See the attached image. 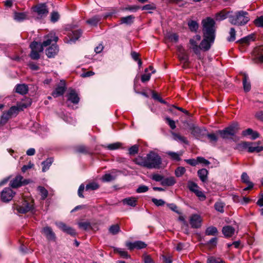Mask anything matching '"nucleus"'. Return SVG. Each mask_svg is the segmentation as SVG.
<instances>
[{
  "mask_svg": "<svg viewBox=\"0 0 263 263\" xmlns=\"http://www.w3.org/2000/svg\"><path fill=\"white\" fill-rule=\"evenodd\" d=\"M82 34V31L80 29L72 31L69 34V39H67L65 42L67 43H72L75 42L80 37Z\"/></svg>",
  "mask_w": 263,
  "mask_h": 263,
  "instance_id": "obj_12",
  "label": "nucleus"
},
{
  "mask_svg": "<svg viewBox=\"0 0 263 263\" xmlns=\"http://www.w3.org/2000/svg\"><path fill=\"white\" fill-rule=\"evenodd\" d=\"M61 85L58 86L55 90L52 93V96L54 98L63 95L65 91L66 87L64 82L62 81H61Z\"/></svg>",
  "mask_w": 263,
  "mask_h": 263,
  "instance_id": "obj_16",
  "label": "nucleus"
},
{
  "mask_svg": "<svg viewBox=\"0 0 263 263\" xmlns=\"http://www.w3.org/2000/svg\"><path fill=\"white\" fill-rule=\"evenodd\" d=\"M58 40V37L55 34L50 33L44 36V40L41 44L43 47H45L53 43H56Z\"/></svg>",
  "mask_w": 263,
  "mask_h": 263,
  "instance_id": "obj_10",
  "label": "nucleus"
},
{
  "mask_svg": "<svg viewBox=\"0 0 263 263\" xmlns=\"http://www.w3.org/2000/svg\"><path fill=\"white\" fill-rule=\"evenodd\" d=\"M249 77L246 74H244L243 78V86L244 90L246 92L249 91L251 89V84L248 81Z\"/></svg>",
  "mask_w": 263,
  "mask_h": 263,
  "instance_id": "obj_31",
  "label": "nucleus"
},
{
  "mask_svg": "<svg viewBox=\"0 0 263 263\" xmlns=\"http://www.w3.org/2000/svg\"><path fill=\"white\" fill-rule=\"evenodd\" d=\"M42 232L48 240H54L55 239V234L51 228L46 227L42 229Z\"/></svg>",
  "mask_w": 263,
  "mask_h": 263,
  "instance_id": "obj_19",
  "label": "nucleus"
},
{
  "mask_svg": "<svg viewBox=\"0 0 263 263\" xmlns=\"http://www.w3.org/2000/svg\"><path fill=\"white\" fill-rule=\"evenodd\" d=\"M152 202L156 205V206H162L165 204V201L162 199H157L156 198H152Z\"/></svg>",
  "mask_w": 263,
  "mask_h": 263,
  "instance_id": "obj_60",
  "label": "nucleus"
},
{
  "mask_svg": "<svg viewBox=\"0 0 263 263\" xmlns=\"http://www.w3.org/2000/svg\"><path fill=\"white\" fill-rule=\"evenodd\" d=\"M53 161L52 158H48L45 161L42 162L43 165L42 171L45 172L47 171Z\"/></svg>",
  "mask_w": 263,
  "mask_h": 263,
  "instance_id": "obj_30",
  "label": "nucleus"
},
{
  "mask_svg": "<svg viewBox=\"0 0 263 263\" xmlns=\"http://www.w3.org/2000/svg\"><path fill=\"white\" fill-rule=\"evenodd\" d=\"M37 191L39 192L42 200H44L47 197L48 192L45 187L39 186L37 187Z\"/></svg>",
  "mask_w": 263,
  "mask_h": 263,
  "instance_id": "obj_38",
  "label": "nucleus"
},
{
  "mask_svg": "<svg viewBox=\"0 0 263 263\" xmlns=\"http://www.w3.org/2000/svg\"><path fill=\"white\" fill-rule=\"evenodd\" d=\"M187 187L192 192H194L197 189H199V187L196 183L191 181H188Z\"/></svg>",
  "mask_w": 263,
  "mask_h": 263,
  "instance_id": "obj_49",
  "label": "nucleus"
},
{
  "mask_svg": "<svg viewBox=\"0 0 263 263\" xmlns=\"http://www.w3.org/2000/svg\"><path fill=\"white\" fill-rule=\"evenodd\" d=\"M148 190V187L143 185H140L138 187V188L137 189L136 192L138 193H145L147 192Z\"/></svg>",
  "mask_w": 263,
  "mask_h": 263,
  "instance_id": "obj_62",
  "label": "nucleus"
},
{
  "mask_svg": "<svg viewBox=\"0 0 263 263\" xmlns=\"http://www.w3.org/2000/svg\"><path fill=\"white\" fill-rule=\"evenodd\" d=\"M230 36L227 38L229 42H233L235 40L236 31L234 28H231L229 31Z\"/></svg>",
  "mask_w": 263,
  "mask_h": 263,
  "instance_id": "obj_46",
  "label": "nucleus"
},
{
  "mask_svg": "<svg viewBox=\"0 0 263 263\" xmlns=\"http://www.w3.org/2000/svg\"><path fill=\"white\" fill-rule=\"evenodd\" d=\"M30 47L31 50L37 51L39 52H42L44 49L43 45L40 43L37 42H33L30 45Z\"/></svg>",
  "mask_w": 263,
  "mask_h": 263,
  "instance_id": "obj_27",
  "label": "nucleus"
},
{
  "mask_svg": "<svg viewBox=\"0 0 263 263\" xmlns=\"http://www.w3.org/2000/svg\"><path fill=\"white\" fill-rule=\"evenodd\" d=\"M254 24L258 27H263V15L255 19L254 21Z\"/></svg>",
  "mask_w": 263,
  "mask_h": 263,
  "instance_id": "obj_58",
  "label": "nucleus"
},
{
  "mask_svg": "<svg viewBox=\"0 0 263 263\" xmlns=\"http://www.w3.org/2000/svg\"><path fill=\"white\" fill-rule=\"evenodd\" d=\"M237 130V125L233 124L223 130H219L218 133L223 139H228L235 135Z\"/></svg>",
  "mask_w": 263,
  "mask_h": 263,
  "instance_id": "obj_4",
  "label": "nucleus"
},
{
  "mask_svg": "<svg viewBox=\"0 0 263 263\" xmlns=\"http://www.w3.org/2000/svg\"><path fill=\"white\" fill-rule=\"evenodd\" d=\"M152 179L155 181L162 182L163 176L158 174H154L152 175Z\"/></svg>",
  "mask_w": 263,
  "mask_h": 263,
  "instance_id": "obj_55",
  "label": "nucleus"
},
{
  "mask_svg": "<svg viewBox=\"0 0 263 263\" xmlns=\"http://www.w3.org/2000/svg\"><path fill=\"white\" fill-rule=\"evenodd\" d=\"M133 161L136 164L146 168V156L143 157L139 156L135 158Z\"/></svg>",
  "mask_w": 263,
  "mask_h": 263,
  "instance_id": "obj_26",
  "label": "nucleus"
},
{
  "mask_svg": "<svg viewBox=\"0 0 263 263\" xmlns=\"http://www.w3.org/2000/svg\"><path fill=\"white\" fill-rule=\"evenodd\" d=\"M15 194V192H13L11 189L5 187L1 193L0 199L3 202H8L11 200Z\"/></svg>",
  "mask_w": 263,
  "mask_h": 263,
  "instance_id": "obj_5",
  "label": "nucleus"
},
{
  "mask_svg": "<svg viewBox=\"0 0 263 263\" xmlns=\"http://www.w3.org/2000/svg\"><path fill=\"white\" fill-rule=\"evenodd\" d=\"M254 40V35L253 34H251L248 35L243 39H241L240 42L242 43H248L251 41Z\"/></svg>",
  "mask_w": 263,
  "mask_h": 263,
  "instance_id": "obj_57",
  "label": "nucleus"
},
{
  "mask_svg": "<svg viewBox=\"0 0 263 263\" xmlns=\"http://www.w3.org/2000/svg\"><path fill=\"white\" fill-rule=\"evenodd\" d=\"M215 37L203 36V39L201 42L200 46V50L208 51L211 48V45L214 43Z\"/></svg>",
  "mask_w": 263,
  "mask_h": 263,
  "instance_id": "obj_9",
  "label": "nucleus"
},
{
  "mask_svg": "<svg viewBox=\"0 0 263 263\" xmlns=\"http://www.w3.org/2000/svg\"><path fill=\"white\" fill-rule=\"evenodd\" d=\"M139 147L137 145H134L129 148V154L134 155L138 153Z\"/></svg>",
  "mask_w": 263,
  "mask_h": 263,
  "instance_id": "obj_52",
  "label": "nucleus"
},
{
  "mask_svg": "<svg viewBox=\"0 0 263 263\" xmlns=\"http://www.w3.org/2000/svg\"><path fill=\"white\" fill-rule=\"evenodd\" d=\"M29 183V180L24 179L23 176L18 175L11 180L10 182V186L12 188H17L22 185L27 184Z\"/></svg>",
  "mask_w": 263,
  "mask_h": 263,
  "instance_id": "obj_6",
  "label": "nucleus"
},
{
  "mask_svg": "<svg viewBox=\"0 0 263 263\" xmlns=\"http://www.w3.org/2000/svg\"><path fill=\"white\" fill-rule=\"evenodd\" d=\"M191 134L197 139H199L204 135L205 130L197 126H193L191 128Z\"/></svg>",
  "mask_w": 263,
  "mask_h": 263,
  "instance_id": "obj_14",
  "label": "nucleus"
},
{
  "mask_svg": "<svg viewBox=\"0 0 263 263\" xmlns=\"http://www.w3.org/2000/svg\"><path fill=\"white\" fill-rule=\"evenodd\" d=\"M28 91L27 85L25 84H17L15 86V91L21 95H25Z\"/></svg>",
  "mask_w": 263,
  "mask_h": 263,
  "instance_id": "obj_24",
  "label": "nucleus"
},
{
  "mask_svg": "<svg viewBox=\"0 0 263 263\" xmlns=\"http://www.w3.org/2000/svg\"><path fill=\"white\" fill-rule=\"evenodd\" d=\"M18 108L16 106H12L7 112L11 117L16 116L18 114Z\"/></svg>",
  "mask_w": 263,
  "mask_h": 263,
  "instance_id": "obj_50",
  "label": "nucleus"
},
{
  "mask_svg": "<svg viewBox=\"0 0 263 263\" xmlns=\"http://www.w3.org/2000/svg\"><path fill=\"white\" fill-rule=\"evenodd\" d=\"M249 146L250 142L243 141L238 143L236 145L235 148L239 151H243L245 150H247L248 151Z\"/></svg>",
  "mask_w": 263,
  "mask_h": 263,
  "instance_id": "obj_29",
  "label": "nucleus"
},
{
  "mask_svg": "<svg viewBox=\"0 0 263 263\" xmlns=\"http://www.w3.org/2000/svg\"><path fill=\"white\" fill-rule=\"evenodd\" d=\"M185 171L186 170L184 167H178L175 171V174L176 177H180L185 173Z\"/></svg>",
  "mask_w": 263,
  "mask_h": 263,
  "instance_id": "obj_43",
  "label": "nucleus"
},
{
  "mask_svg": "<svg viewBox=\"0 0 263 263\" xmlns=\"http://www.w3.org/2000/svg\"><path fill=\"white\" fill-rule=\"evenodd\" d=\"M121 145L122 144L121 143L116 142L114 143H111L107 145L106 146V147L109 150H115L119 148Z\"/></svg>",
  "mask_w": 263,
  "mask_h": 263,
  "instance_id": "obj_47",
  "label": "nucleus"
},
{
  "mask_svg": "<svg viewBox=\"0 0 263 263\" xmlns=\"http://www.w3.org/2000/svg\"><path fill=\"white\" fill-rule=\"evenodd\" d=\"M259 142H250L248 152L249 153H259L263 151V146H259Z\"/></svg>",
  "mask_w": 263,
  "mask_h": 263,
  "instance_id": "obj_18",
  "label": "nucleus"
},
{
  "mask_svg": "<svg viewBox=\"0 0 263 263\" xmlns=\"http://www.w3.org/2000/svg\"><path fill=\"white\" fill-rule=\"evenodd\" d=\"M135 246L136 249H141L146 248L147 245L144 242L142 241H136Z\"/></svg>",
  "mask_w": 263,
  "mask_h": 263,
  "instance_id": "obj_53",
  "label": "nucleus"
},
{
  "mask_svg": "<svg viewBox=\"0 0 263 263\" xmlns=\"http://www.w3.org/2000/svg\"><path fill=\"white\" fill-rule=\"evenodd\" d=\"M55 224L60 229L64 232H65L69 228L66 224L62 222H56Z\"/></svg>",
  "mask_w": 263,
  "mask_h": 263,
  "instance_id": "obj_54",
  "label": "nucleus"
},
{
  "mask_svg": "<svg viewBox=\"0 0 263 263\" xmlns=\"http://www.w3.org/2000/svg\"><path fill=\"white\" fill-rule=\"evenodd\" d=\"M101 16L99 15H96L92 17V18L88 20L86 22L87 24L92 25V26H96L99 21L101 20Z\"/></svg>",
  "mask_w": 263,
  "mask_h": 263,
  "instance_id": "obj_37",
  "label": "nucleus"
},
{
  "mask_svg": "<svg viewBox=\"0 0 263 263\" xmlns=\"http://www.w3.org/2000/svg\"><path fill=\"white\" fill-rule=\"evenodd\" d=\"M176 181L174 177H170L164 178L163 177V181L161 182V184L163 186H172L176 183Z\"/></svg>",
  "mask_w": 263,
  "mask_h": 263,
  "instance_id": "obj_25",
  "label": "nucleus"
},
{
  "mask_svg": "<svg viewBox=\"0 0 263 263\" xmlns=\"http://www.w3.org/2000/svg\"><path fill=\"white\" fill-rule=\"evenodd\" d=\"M161 163L162 159L157 153L151 151L146 155V168H159Z\"/></svg>",
  "mask_w": 263,
  "mask_h": 263,
  "instance_id": "obj_3",
  "label": "nucleus"
},
{
  "mask_svg": "<svg viewBox=\"0 0 263 263\" xmlns=\"http://www.w3.org/2000/svg\"><path fill=\"white\" fill-rule=\"evenodd\" d=\"M27 14L25 12H14V19L18 22H22L27 19Z\"/></svg>",
  "mask_w": 263,
  "mask_h": 263,
  "instance_id": "obj_32",
  "label": "nucleus"
},
{
  "mask_svg": "<svg viewBox=\"0 0 263 263\" xmlns=\"http://www.w3.org/2000/svg\"><path fill=\"white\" fill-rule=\"evenodd\" d=\"M172 135L173 136L174 139L176 141H180L182 143L188 144V141L186 138L183 136H181L178 134H176L175 133L172 132Z\"/></svg>",
  "mask_w": 263,
  "mask_h": 263,
  "instance_id": "obj_36",
  "label": "nucleus"
},
{
  "mask_svg": "<svg viewBox=\"0 0 263 263\" xmlns=\"http://www.w3.org/2000/svg\"><path fill=\"white\" fill-rule=\"evenodd\" d=\"M137 201V198L133 197L126 198L122 200L123 203L124 204H127L134 207L136 205Z\"/></svg>",
  "mask_w": 263,
  "mask_h": 263,
  "instance_id": "obj_28",
  "label": "nucleus"
},
{
  "mask_svg": "<svg viewBox=\"0 0 263 263\" xmlns=\"http://www.w3.org/2000/svg\"><path fill=\"white\" fill-rule=\"evenodd\" d=\"M115 176H113L110 174H106L102 177V180L104 182H109L115 180Z\"/></svg>",
  "mask_w": 263,
  "mask_h": 263,
  "instance_id": "obj_48",
  "label": "nucleus"
},
{
  "mask_svg": "<svg viewBox=\"0 0 263 263\" xmlns=\"http://www.w3.org/2000/svg\"><path fill=\"white\" fill-rule=\"evenodd\" d=\"M115 251L116 253H119L120 255V256L123 258H128L130 257L129 255L128 254L127 252L124 250V249L121 248H116L115 249Z\"/></svg>",
  "mask_w": 263,
  "mask_h": 263,
  "instance_id": "obj_41",
  "label": "nucleus"
},
{
  "mask_svg": "<svg viewBox=\"0 0 263 263\" xmlns=\"http://www.w3.org/2000/svg\"><path fill=\"white\" fill-rule=\"evenodd\" d=\"M11 117H12L7 111L3 113L1 117L0 123L2 124H5Z\"/></svg>",
  "mask_w": 263,
  "mask_h": 263,
  "instance_id": "obj_45",
  "label": "nucleus"
},
{
  "mask_svg": "<svg viewBox=\"0 0 263 263\" xmlns=\"http://www.w3.org/2000/svg\"><path fill=\"white\" fill-rule=\"evenodd\" d=\"M231 11H227L226 10H222L220 12L216 13L215 15V20L217 21H221L226 19L229 18V16L231 15Z\"/></svg>",
  "mask_w": 263,
  "mask_h": 263,
  "instance_id": "obj_17",
  "label": "nucleus"
},
{
  "mask_svg": "<svg viewBox=\"0 0 263 263\" xmlns=\"http://www.w3.org/2000/svg\"><path fill=\"white\" fill-rule=\"evenodd\" d=\"M250 21L249 14L247 11L240 10L235 12L231 11L229 16V22L235 26L245 25Z\"/></svg>",
  "mask_w": 263,
  "mask_h": 263,
  "instance_id": "obj_1",
  "label": "nucleus"
},
{
  "mask_svg": "<svg viewBox=\"0 0 263 263\" xmlns=\"http://www.w3.org/2000/svg\"><path fill=\"white\" fill-rule=\"evenodd\" d=\"M143 258L144 263H155L151 257L148 255L144 254Z\"/></svg>",
  "mask_w": 263,
  "mask_h": 263,
  "instance_id": "obj_64",
  "label": "nucleus"
},
{
  "mask_svg": "<svg viewBox=\"0 0 263 263\" xmlns=\"http://www.w3.org/2000/svg\"><path fill=\"white\" fill-rule=\"evenodd\" d=\"M68 100L73 104H78L80 99L76 91L74 90H71L68 95Z\"/></svg>",
  "mask_w": 263,
  "mask_h": 263,
  "instance_id": "obj_22",
  "label": "nucleus"
},
{
  "mask_svg": "<svg viewBox=\"0 0 263 263\" xmlns=\"http://www.w3.org/2000/svg\"><path fill=\"white\" fill-rule=\"evenodd\" d=\"M99 187V185L98 183L92 182L87 184L85 187V189L86 191L89 190H96Z\"/></svg>",
  "mask_w": 263,
  "mask_h": 263,
  "instance_id": "obj_40",
  "label": "nucleus"
},
{
  "mask_svg": "<svg viewBox=\"0 0 263 263\" xmlns=\"http://www.w3.org/2000/svg\"><path fill=\"white\" fill-rule=\"evenodd\" d=\"M203 36L215 37V22L213 18L207 17L201 22Z\"/></svg>",
  "mask_w": 263,
  "mask_h": 263,
  "instance_id": "obj_2",
  "label": "nucleus"
},
{
  "mask_svg": "<svg viewBox=\"0 0 263 263\" xmlns=\"http://www.w3.org/2000/svg\"><path fill=\"white\" fill-rule=\"evenodd\" d=\"M167 206L173 211L180 215L181 213L178 210L177 206L174 203H169L167 204Z\"/></svg>",
  "mask_w": 263,
  "mask_h": 263,
  "instance_id": "obj_56",
  "label": "nucleus"
},
{
  "mask_svg": "<svg viewBox=\"0 0 263 263\" xmlns=\"http://www.w3.org/2000/svg\"><path fill=\"white\" fill-rule=\"evenodd\" d=\"M79 227L85 230H86L90 228V223L89 222H81L78 223Z\"/></svg>",
  "mask_w": 263,
  "mask_h": 263,
  "instance_id": "obj_51",
  "label": "nucleus"
},
{
  "mask_svg": "<svg viewBox=\"0 0 263 263\" xmlns=\"http://www.w3.org/2000/svg\"><path fill=\"white\" fill-rule=\"evenodd\" d=\"M202 219L200 216L197 214L192 215L190 217V223L193 228H198L201 225Z\"/></svg>",
  "mask_w": 263,
  "mask_h": 263,
  "instance_id": "obj_11",
  "label": "nucleus"
},
{
  "mask_svg": "<svg viewBox=\"0 0 263 263\" xmlns=\"http://www.w3.org/2000/svg\"><path fill=\"white\" fill-rule=\"evenodd\" d=\"M224 204L222 202H216L214 204L215 209L216 211L220 212L223 213L224 212Z\"/></svg>",
  "mask_w": 263,
  "mask_h": 263,
  "instance_id": "obj_42",
  "label": "nucleus"
},
{
  "mask_svg": "<svg viewBox=\"0 0 263 263\" xmlns=\"http://www.w3.org/2000/svg\"><path fill=\"white\" fill-rule=\"evenodd\" d=\"M134 18L135 17L133 15H128L126 17H122L120 20V24H125L128 25H130L133 23V20Z\"/></svg>",
  "mask_w": 263,
  "mask_h": 263,
  "instance_id": "obj_34",
  "label": "nucleus"
},
{
  "mask_svg": "<svg viewBox=\"0 0 263 263\" xmlns=\"http://www.w3.org/2000/svg\"><path fill=\"white\" fill-rule=\"evenodd\" d=\"M222 232L225 237H229L234 234L235 229L232 226H227L223 227Z\"/></svg>",
  "mask_w": 263,
  "mask_h": 263,
  "instance_id": "obj_20",
  "label": "nucleus"
},
{
  "mask_svg": "<svg viewBox=\"0 0 263 263\" xmlns=\"http://www.w3.org/2000/svg\"><path fill=\"white\" fill-rule=\"evenodd\" d=\"M242 135L246 136H251V139L255 140L259 137V134L258 132L253 130L251 128H248L247 129L242 132Z\"/></svg>",
  "mask_w": 263,
  "mask_h": 263,
  "instance_id": "obj_23",
  "label": "nucleus"
},
{
  "mask_svg": "<svg viewBox=\"0 0 263 263\" xmlns=\"http://www.w3.org/2000/svg\"><path fill=\"white\" fill-rule=\"evenodd\" d=\"M218 233L217 229L215 227H208L205 232L206 235H216Z\"/></svg>",
  "mask_w": 263,
  "mask_h": 263,
  "instance_id": "obj_39",
  "label": "nucleus"
},
{
  "mask_svg": "<svg viewBox=\"0 0 263 263\" xmlns=\"http://www.w3.org/2000/svg\"><path fill=\"white\" fill-rule=\"evenodd\" d=\"M207 263H224L220 259H216L214 257H210L207 259Z\"/></svg>",
  "mask_w": 263,
  "mask_h": 263,
  "instance_id": "obj_59",
  "label": "nucleus"
},
{
  "mask_svg": "<svg viewBox=\"0 0 263 263\" xmlns=\"http://www.w3.org/2000/svg\"><path fill=\"white\" fill-rule=\"evenodd\" d=\"M166 154L170 157V158L175 161L180 160V156L182 155V153H176L173 152L168 151L166 152Z\"/></svg>",
  "mask_w": 263,
  "mask_h": 263,
  "instance_id": "obj_35",
  "label": "nucleus"
},
{
  "mask_svg": "<svg viewBox=\"0 0 263 263\" xmlns=\"http://www.w3.org/2000/svg\"><path fill=\"white\" fill-rule=\"evenodd\" d=\"M59 48L56 43H53L46 50V54L47 56L49 58H53L58 52Z\"/></svg>",
  "mask_w": 263,
  "mask_h": 263,
  "instance_id": "obj_13",
  "label": "nucleus"
},
{
  "mask_svg": "<svg viewBox=\"0 0 263 263\" xmlns=\"http://www.w3.org/2000/svg\"><path fill=\"white\" fill-rule=\"evenodd\" d=\"M34 11L41 17L47 15L48 13V9L45 4H40L34 8Z\"/></svg>",
  "mask_w": 263,
  "mask_h": 263,
  "instance_id": "obj_15",
  "label": "nucleus"
},
{
  "mask_svg": "<svg viewBox=\"0 0 263 263\" xmlns=\"http://www.w3.org/2000/svg\"><path fill=\"white\" fill-rule=\"evenodd\" d=\"M200 40L201 36L199 35H196L190 40V48L197 55H200V46L198 44Z\"/></svg>",
  "mask_w": 263,
  "mask_h": 263,
  "instance_id": "obj_7",
  "label": "nucleus"
},
{
  "mask_svg": "<svg viewBox=\"0 0 263 263\" xmlns=\"http://www.w3.org/2000/svg\"><path fill=\"white\" fill-rule=\"evenodd\" d=\"M16 208L18 212L25 214L33 210V204L32 201L29 202L27 200H24L23 201L22 204L17 205Z\"/></svg>",
  "mask_w": 263,
  "mask_h": 263,
  "instance_id": "obj_8",
  "label": "nucleus"
},
{
  "mask_svg": "<svg viewBox=\"0 0 263 263\" xmlns=\"http://www.w3.org/2000/svg\"><path fill=\"white\" fill-rule=\"evenodd\" d=\"M165 120L172 129H174L176 128V124L174 120L168 117L166 118Z\"/></svg>",
  "mask_w": 263,
  "mask_h": 263,
  "instance_id": "obj_63",
  "label": "nucleus"
},
{
  "mask_svg": "<svg viewBox=\"0 0 263 263\" xmlns=\"http://www.w3.org/2000/svg\"><path fill=\"white\" fill-rule=\"evenodd\" d=\"M208 174L209 172L205 168L200 169L197 172L198 176L203 182H205L207 181Z\"/></svg>",
  "mask_w": 263,
  "mask_h": 263,
  "instance_id": "obj_21",
  "label": "nucleus"
},
{
  "mask_svg": "<svg viewBox=\"0 0 263 263\" xmlns=\"http://www.w3.org/2000/svg\"><path fill=\"white\" fill-rule=\"evenodd\" d=\"M120 227L118 224H114L110 227L109 232L112 235H116L120 231Z\"/></svg>",
  "mask_w": 263,
  "mask_h": 263,
  "instance_id": "obj_44",
  "label": "nucleus"
},
{
  "mask_svg": "<svg viewBox=\"0 0 263 263\" xmlns=\"http://www.w3.org/2000/svg\"><path fill=\"white\" fill-rule=\"evenodd\" d=\"M188 27L192 32H195L199 28V24L195 21L191 20L188 22Z\"/></svg>",
  "mask_w": 263,
  "mask_h": 263,
  "instance_id": "obj_33",
  "label": "nucleus"
},
{
  "mask_svg": "<svg viewBox=\"0 0 263 263\" xmlns=\"http://www.w3.org/2000/svg\"><path fill=\"white\" fill-rule=\"evenodd\" d=\"M198 164L201 163L205 165H208L210 164V162L208 160L205 159L202 157H197Z\"/></svg>",
  "mask_w": 263,
  "mask_h": 263,
  "instance_id": "obj_61",
  "label": "nucleus"
}]
</instances>
